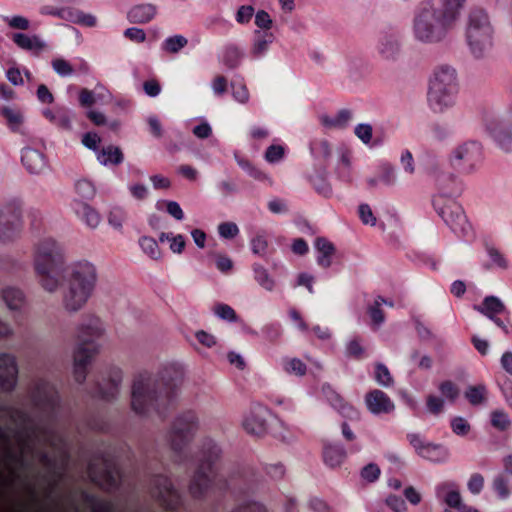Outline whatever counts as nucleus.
<instances>
[{"instance_id": "nucleus-1", "label": "nucleus", "mask_w": 512, "mask_h": 512, "mask_svg": "<svg viewBox=\"0 0 512 512\" xmlns=\"http://www.w3.org/2000/svg\"><path fill=\"white\" fill-rule=\"evenodd\" d=\"M30 399L36 411L34 416L17 406H0L13 424L0 425V463L11 472L40 468L48 476L41 480H64L75 460L69 437L58 423V392L53 384L39 379ZM0 480L23 479L0 477Z\"/></svg>"}, {"instance_id": "nucleus-2", "label": "nucleus", "mask_w": 512, "mask_h": 512, "mask_svg": "<svg viewBox=\"0 0 512 512\" xmlns=\"http://www.w3.org/2000/svg\"><path fill=\"white\" fill-rule=\"evenodd\" d=\"M182 373L175 365L165 366L156 374L147 371L135 376L131 391L133 411L144 417L152 414L164 420L173 408Z\"/></svg>"}, {"instance_id": "nucleus-3", "label": "nucleus", "mask_w": 512, "mask_h": 512, "mask_svg": "<svg viewBox=\"0 0 512 512\" xmlns=\"http://www.w3.org/2000/svg\"><path fill=\"white\" fill-rule=\"evenodd\" d=\"M222 449L212 439L206 438L201 443L199 457L190 463L193 480H212L216 477L227 476L231 480H261L264 477L281 479L285 477V468L281 463L266 465L262 468L263 475L258 469L247 464H237L231 467L225 475L222 473Z\"/></svg>"}, {"instance_id": "nucleus-4", "label": "nucleus", "mask_w": 512, "mask_h": 512, "mask_svg": "<svg viewBox=\"0 0 512 512\" xmlns=\"http://www.w3.org/2000/svg\"><path fill=\"white\" fill-rule=\"evenodd\" d=\"M437 187L438 193L432 199L435 211L454 234L467 237L471 226L462 206L455 200L464 190L463 183L452 174H441Z\"/></svg>"}, {"instance_id": "nucleus-5", "label": "nucleus", "mask_w": 512, "mask_h": 512, "mask_svg": "<svg viewBox=\"0 0 512 512\" xmlns=\"http://www.w3.org/2000/svg\"><path fill=\"white\" fill-rule=\"evenodd\" d=\"M64 281L62 305L69 313L81 310L93 295L98 273L94 264L89 261H79L71 264L62 274Z\"/></svg>"}, {"instance_id": "nucleus-6", "label": "nucleus", "mask_w": 512, "mask_h": 512, "mask_svg": "<svg viewBox=\"0 0 512 512\" xmlns=\"http://www.w3.org/2000/svg\"><path fill=\"white\" fill-rule=\"evenodd\" d=\"M33 264L41 287L49 293L57 291L66 270L63 246L51 237L39 240L34 246Z\"/></svg>"}, {"instance_id": "nucleus-7", "label": "nucleus", "mask_w": 512, "mask_h": 512, "mask_svg": "<svg viewBox=\"0 0 512 512\" xmlns=\"http://www.w3.org/2000/svg\"><path fill=\"white\" fill-rule=\"evenodd\" d=\"M457 22L426 0L414 10L411 31L414 40L424 45H437L446 40Z\"/></svg>"}, {"instance_id": "nucleus-8", "label": "nucleus", "mask_w": 512, "mask_h": 512, "mask_svg": "<svg viewBox=\"0 0 512 512\" xmlns=\"http://www.w3.org/2000/svg\"><path fill=\"white\" fill-rule=\"evenodd\" d=\"M103 326L99 317L86 314L77 327V345L73 354L75 381L83 384L87 376V367L99 352L97 340L103 334Z\"/></svg>"}, {"instance_id": "nucleus-9", "label": "nucleus", "mask_w": 512, "mask_h": 512, "mask_svg": "<svg viewBox=\"0 0 512 512\" xmlns=\"http://www.w3.org/2000/svg\"><path fill=\"white\" fill-rule=\"evenodd\" d=\"M77 461L88 473L87 480H116L118 472L115 448L104 442L81 444Z\"/></svg>"}, {"instance_id": "nucleus-10", "label": "nucleus", "mask_w": 512, "mask_h": 512, "mask_svg": "<svg viewBox=\"0 0 512 512\" xmlns=\"http://www.w3.org/2000/svg\"><path fill=\"white\" fill-rule=\"evenodd\" d=\"M459 92L457 72L450 65L435 68L429 82L428 103L436 113H443L453 107Z\"/></svg>"}, {"instance_id": "nucleus-11", "label": "nucleus", "mask_w": 512, "mask_h": 512, "mask_svg": "<svg viewBox=\"0 0 512 512\" xmlns=\"http://www.w3.org/2000/svg\"><path fill=\"white\" fill-rule=\"evenodd\" d=\"M198 428V417L191 410L178 414L170 424L165 440L177 463L188 464L187 448L194 440Z\"/></svg>"}, {"instance_id": "nucleus-12", "label": "nucleus", "mask_w": 512, "mask_h": 512, "mask_svg": "<svg viewBox=\"0 0 512 512\" xmlns=\"http://www.w3.org/2000/svg\"><path fill=\"white\" fill-rule=\"evenodd\" d=\"M494 30L486 11L472 8L466 25V41L471 54L477 58L485 57L493 46Z\"/></svg>"}, {"instance_id": "nucleus-13", "label": "nucleus", "mask_w": 512, "mask_h": 512, "mask_svg": "<svg viewBox=\"0 0 512 512\" xmlns=\"http://www.w3.org/2000/svg\"><path fill=\"white\" fill-rule=\"evenodd\" d=\"M482 159V146L477 141H468L455 148L451 155V165L454 169L470 174Z\"/></svg>"}, {"instance_id": "nucleus-14", "label": "nucleus", "mask_w": 512, "mask_h": 512, "mask_svg": "<svg viewBox=\"0 0 512 512\" xmlns=\"http://www.w3.org/2000/svg\"><path fill=\"white\" fill-rule=\"evenodd\" d=\"M509 99L504 119L487 125V130L492 139L506 153L512 152V87L509 91Z\"/></svg>"}, {"instance_id": "nucleus-15", "label": "nucleus", "mask_w": 512, "mask_h": 512, "mask_svg": "<svg viewBox=\"0 0 512 512\" xmlns=\"http://www.w3.org/2000/svg\"><path fill=\"white\" fill-rule=\"evenodd\" d=\"M121 382V369L116 367L111 368L108 373V378L103 379L101 382L97 381L92 387L90 394L93 398H98L104 401H112L116 399L119 393Z\"/></svg>"}, {"instance_id": "nucleus-16", "label": "nucleus", "mask_w": 512, "mask_h": 512, "mask_svg": "<svg viewBox=\"0 0 512 512\" xmlns=\"http://www.w3.org/2000/svg\"><path fill=\"white\" fill-rule=\"evenodd\" d=\"M474 310L490 319L500 329L505 328V321L499 315H510L505 304L497 296H486L481 304L474 305Z\"/></svg>"}, {"instance_id": "nucleus-17", "label": "nucleus", "mask_w": 512, "mask_h": 512, "mask_svg": "<svg viewBox=\"0 0 512 512\" xmlns=\"http://www.w3.org/2000/svg\"><path fill=\"white\" fill-rule=\"evenodd\" d=\"M322 393L330 406L335 409L343 418L350 421H359L360 413L350 403L338 394L329 383L322 385Z\"/></svg>"}, {"instance_id": "nucleus-18", "label": "nucleus", "mask_w": 512, "mask_h": 512, "mask_svg": "<svg viewBox=\"0 0 512 512\" xmlns=\"http://www.w3.org/2000/svg\"><path fill=\"white\" fill-rule=\"evenodd\" d=\"M322 393L330 406L335 409L343 418L350 421H359L360 413L350 403L338 394L329 383L322 385Z\"/></svg>"}, {"instance_id": "nucleus-19", "label": "nucleus", "mask_w": 512, "mask_h": 512, "mask_svg": "<svg viewBox=\"0 0 512 512\" xmlns=\"http://www.w3.org/2000/svg\"><path fill=\"white\" fill-rule=\"evenodd\" d=\"M18 380V365L14 355L0 353V389L11 392Z\"/></svg>"}, {"instance_id": "nucleus-20", "label": "nucleus", "mask_w": 512, "mask_h": 512, "mask_svg": "<svg viewBox=\"0 0 512 512\" xmlns=\"http://www.w3.org/2000/svg\"><path fill=\"white\" fill-rule=\"evenodd\" d=\"M379 55L386 60H395L400 52L399 36L393 29L383 30L377 42Z\"/></svg>"}, {"instance_id": "nucleus-21", "label": "nucleus", "mask_w": 512, "mask_h": 512, "mask_svg": "<svg viewBox=\"0 0 512 512\" xmlns=\"http://www.w3.org/2000/svg\"><path fill=\"white\" fill-rule=\"evenodd\" d=\"M269 411L264 406H256L250 412L248 416L245 417L243 421V427L245 431L251 435L262 436L267 431V415Z\"/></svg>"}, {"instance_id": "nucleus-22", "label": "nucleus", "mask_w": 512, "mask_h": 512, "mask_svg": "<svg viewBox=\"0 0 512 512\" xmlns=\"http://www.w3.org/2000/svg\"><path fill=\"white\" fill-rule=\"evenodd\" d=\"M367 409L374 415L388 414L395 408L390 397L379 389L368 392L365 396Z\"/></svg>"}, {"instance_id": "nucleus-23", "label": "nucleus", "mask_w": 512, "mask_h": 512, "mask_svg": "<svg viewBox=\"0 0 512 512\" xmlns=\"http://www.w3.org/2000/svg\"><path fill=\"white\" fill-rule=\"evenodd\" d=\"M21 162L30 174H41L48 167L45 154L32 147H24L22 149Z\"/></svg>"}, {"instance_id": "nucleus-24", "label": "nucleus", "mask_w": 512, "mask_h": 512, "mask_svg": "<svg viewBox=\"0 0 512 512\" xmlns=\"http://www.w3.org/2000/svg\"><path fill=\"white\" fill-rule=\"evenodd\" d=\"M0 116L5 119V123L11 132L23 136L28 134L25 127V117L20 109L10 106H0Z\"/></svg>"}, {"instance_id": "nucleus-25", "label": "nucleus", "mask_w": 512, "mask_h": 512, "mask_svg": "<svg viewBox=\"0 0 512 512\" xmlns=\"http://www.w3.org/2000/svg\"><path fill=\"white\" fill-rule=\"evenodd\" d=\"M12 41L22 50L38 56L46 48V43L38 35H27L25 33H14Z\"/></svg>"}, {"instance_id": "nucleus-26", "label": "nucleus", "mask_w": 512, "mask_h": 512, "mask_svg": "<svg viewBox=\"0 0 512 512\" xmlns=\"http://www.w3.org/2000/svg\"><path fill=\"white\" fill-rule=\"evenodd\" d=\"M347 457V450L342 444L327 443L323 447V460L326 466L336 468L340 466Z\"/></svg>"}, {"instance_id": "nucleus-27", "label": "nucleus", "mask_w": 512, "mask_h": 512, "mask_svg": "<svg viewBox=\"0 0 512 512\" xmlns=\"http://www.w3.org/2000/svg\"><path fill=\"white\" fill-rule=\"evenodd\" d=\"M432 4L436 9L445 13L452 20L457 22L460 18L461 11L463 10L466 0H426Z\"/></svg>"}, {"instance_id": "nucleus-28", "label": "nucleus", "mask_w": 512, "mask_h": 512, "mask_svg": "<svg viewBox=\"0 0 512 512\" xmlns=\"http://www.w3.org/2000/svg\"><path fill=\"white\" fill-rule=\"evenodd\" d=\"M275 36L269 31H254L253 44L251 47V55L254 58L264 56L269 50V46L273 43Z\"/></svg>"}, {"instance_id": "nucleus-29", "label": "nucleus", "mask_w": 512, "mask_h": 512, "mask_svg": "<svg viewBox=\"0 0 512 512\" xmlns=\"http://www.w3.org/2000/svg\"><path fill=\"white\" fill-rule=\"evenodd\" d=\"M156 15V6L150 3L133 6L128 12L131 23L144 24L150 22Z\"/></svg>"}, {"instance_id": "nucleus-30", "label": "nucleus", "mask_w": 512, "mask_h": 512, "mask_svg": "<svg viewBox=\"0 0 512 512\" xmlns=\"http://www.w3.org/2000/svg\"><path fill=\"white\" fill-rule=\"evenodd\" d=\"M315 249L318 252L316 261L322 268H328L331 266V258L335 253V246L332 242L324 237H317L315 240Z\"/></svg>"}, {"instance_id": "nucleus-31", "label": "nucleus", "mask_w": 512, "mask_h": 512, "mask_svg": "<svg viewBox=\"0 0 512 512\" xmlns=\"http://www.w3.org/2000/svg\"><path fill=\"white\" fill-rule=\"evenodd\" d=\"M97 160L104 166H116L124 161V154L118 146L108 145L97 153Z\"/></svg>"}, {"instance_id": "nucleus-32", "label": "nucleus", "mask_w": 512, "mask_h": 512, "mask_svg": "<svg viewBox=\"0 0 512 512\" xmlns=\"http://www.w3.org/2000/svg\"><path fill=\"white\" fill-rule=\"evenodd\" d=\"M74 210L77 216L91 228H96L100 222V215L98 212L82 201H76L74 203Z\"/></svg>"}, {"instance_id": "nucleus-33", "label": "nucleus", "mask_w": 512, "mask_h": 512, "mask_svg": "<svg viewBox=\"0 0 512 512\" xmlns=\"http://www.w3.org/2000/svg\"><path fill=\"white\" fill-rule=\"evenodd\" d=\"M353 117V113L349 109H341L334 117L322 115L320 121L323 126L329 128L345 129Z\"/></svg>"}, {"instance_id": "nucleus-34", "label": "nucleus", "mask_w": 512, "mask_h": 512, "mask_svg": "<svg viewBox=\"0 0 512 512\" xmlns=\"http://www.w3.org/2000/svg\"><path fill=\"white\" fill-rule=\"evenodd\" d=\"M0 216H4L6 220L13 221L14 217L23 224V203L18 198L7 200L0 208Z\"/></svg>"}, {"instance_id": "nucleus-35", "label": "nucleus", "mask_w": 512, "mask_h": 512, "mask_svg": "<svg viewBox=\"0 0 512 512\" xmlns=\"http://www.w3.org/2000/svg\"><path fill=\"white\" fill-rule=\"evenodd\" d=\"M23 228V224L14 218L13 221L6 220L4 216H0V241L10 242L19 236Z\"/></svg>"}, {"instance_id": "nucleus-36", "label": "nucleus", "mask_w": 512, "mask_h": 512, "mask_svg": "<svg viewBox=\"0 0 512 512\" xmlns=\"http://www.w3.org/2000/svg\"><path fill=\"white\" fill-rule=\"evenodd\" d=\"M23 228V224L14 218L13 221L6 220L4 216H0V241L10 242L19 236Z\"/></svg>"}, {"instance_id": "nucleus-37", "label": "nucleus", "mask_w": 512, "mask_h": 512, "mask_svg": "<svg viewBox=\"0 0 512 512\" xmlns=\"http://www.w3.org/2000/svg\"><path fill=\"white\" fill-rule=\"evenodd\" d=\"M326 175V167L323 166L316 171L315 175L309 177V181L319 195L329 198L332 195V187L327 181Z\"/></svg>"}, {"instance_id": "nucleus-38", "label": "nucleus", "mask_w": 512, "mask_h": 512, "mask_svg": "<svg viewBox=\"0 0 512 512\" xmlns=\"http://www.w3.org/2000/svg\"><path fill=\"white\" fill-rule=\"evenodd\" d=\"M2 299L10 310L18 311L25 303L23 292L15 287H7L2 291Z\"/></svg>"}, {"instance_id": "nucleus-39", "label": "nucleus", "mask_w": 512, "mask_h": 512, "mask_svg": "<svg viewBox=\"0 0 512 512\" xmlns=\"http://www.w3.org/2000/svg\"><path fill=\"white\" fill-rule=\"evenodd\" d=\"M420 456L432 462H442L448 459L449 451L442 444L429 442L426 448L420 452Z\"/></svg>"}, {"instance_id": "nucleus-40", "label": "nucleus", "mask_w": 512, "mask_h": 512, "mask_svg": "<svg viewBox=\"0 0 512 512\" xmlns=\"http://www.w3.org/2000/svg\"><path fill=\"white\" fill-rule=\"evenodd\" d=\"M254 280L266 291H273L275 288V280L270 276L268 270L261 264L254 263L252 265Z\"/></svg>"}, {"instance_id": "nucleus-41", "label": "nucleus", "mask_w": 512, "mask_h": 512, "mask_svg": "<svg viewBox=\"0 0 512 512\" xmlns=\"http://www.w3.org/2000/svg\"><path fill=\"white\" fill-rule=\"evenodd\" d=\"M243 57L242 50L235 44H228L225 46L222 55V62L229 69H235L239 66Z\"/></svg>"}, {"instance_id": "nucleus-42", "label": "nucleus", "mask_w": 512, "mask_h": 512, "mask_svg": "<svg viewBox=\"0 0 512 512\" xmlns=\"http://www.w3.org/2000/svg\"><path fill=\"white\" fill-rule=\"evenodd\" d=\"M261 333L264 339L271 344H278L283 336L281 323L269 322L262 326Z\"/></svg>"}, {"instance_id": "nucleus-43", "label": "nucleus", "mask_w": 512, "mask_h": 512, "mask_svg": "<svg viewBox=\"0 0 512 512\" xmlns=\"http://www.w3.org/2000/svg\"><path fill=\"white\" fill-rule=\"evenodd\" d=\"M311 155L315 159L328 160L331 157V146L326 139H315L309 145Z\"/></svg>"}, {"instance_id": "nucleus-44", "label": "nucleus", "mask_w": 512, "mask_h": 512, "mask_svg": "<svg viewBox=\"0 0 512 512\" xmlns=\"http://www.w3.org/2000/svg\"><path fill=\"white\" fill-rule=\"evenodd\" d=\"M234 158L238 166L250 177L258 181H264L267 179V175L263 171L255 167L248 159L240 156L237 152L234 153Z\"/></svg>"}, {"instance_id": "nucleus-45", "label": "nucleus", "mask_w": 512, "mask_h": 512, "mask_svg": "<svg viewBox=\"0 0 512 512\" xmlns=\"http://www.w3.org/2000/svg\"><path fill=\"white\" fill-rule=\"evenodd\" d=\"M387 303V299L382 296H378L374 303L368 307V315L371 318L372 324L376 327L381 326L385 321L384 312L381 309V305Z\"/></svg>"}, {"instance_id": "nucleus-46", "label": "nucleus", "mask_w": 512, "mask_h": 512, "mask_svg": "<svg viewBox=\"0 0 512 512\" xmlns=\"http://www.w3.org/2000/svg\"><path fill=\"white\" fill-rule=\"evenodd\" d=\"M188 44V39L183 35H173L167 37L161 45L163 51L176 54Z\"/></svg>"}, {"instance_id": "nucleus-47", "label": "nucleus", "mask_w": 512, "mask_h": 512, "mask_svg": "<svg viewBox=\"0 0 512 512\" xmlns=\"http://www.w3.org/2000/svg\"><path fill=\"white\" fill-rule=\"evenodd\" d=\"M73 117L74 113L72 110L66 107H58L53 125L57 126L61 130L71 131Z\"/></svg>"}, {"instance_id": "nucleus-48", "label": "nucleus", "mask_w": 512, "mask_h": 512, "mask_svg": "<svg viewBox=\"0 0 512 512\" xmlns=\"http://www.w3.org/2000/svg\"><path fill=\"white\" fill-rule=\"evenodd\" d=\"M139 245L142 251L147 254L150 258L158 260L161 257V252L157 241L148 236H142L139 239Z\"/></svg>"}, {"instance_id": "nucleus-49", "label": "nucleus", "mask_w": 512, "mask_h": 512, "mask_svg": "<svg viewBox=\"0 0 512 512\" xmlns=\"http://www.w3.org/2000/svg\"><path fill=\"white\" fill-rule=\"evenodd\" d=\"M379 180L386 186H394L397 182L395 167L390 163H383L379 167Z\"/></svg>"}, {"instance_id": "nucleus-50", "label": "nucleus", "mask_w": 512, "mask_h": 512, "mask_svg": "<svg viewBox=\"0 0 512 512\" xmlns=\"http://www.w3.org/2000/svg\"><path fill=\"white\" fill-rule=\"evenodd\" d=\"M283 369L288 374L304 376L307 371V366L299 358H290V359L286 358V359H283Z\"/></svg>"}, {"instance_id": "nucleus-51", "label": "nucleus", "mask_w": 512, "mask_h": 512, "mask_svg": "<svg viewBox=\"0 0 512 512\" xmlns=\"http://www.w3.org/2000/svg\"><path fill=\"white\" fill-rule=\"evenodd\" d=\"M213 312L218 318H220L224 321L231 322V323L238 321V316H237L235 310L228 304H224V303L216 304L213 307Z\"/></svg>"}, {"instance_id": "nucleus-52", "label": "nucleus", "mask_w": 512, "mask_h": 512, "mask_svg": "<svg viewBox=\"0 0 512 512\" xmlns=\"http://www.w3.org/2000/svg\"><path fill=\"white\" fill-rule=\"evenodd\" d=\"M491 425L499 431H506L510 427L511 421L506 412L495 410L491 413Z\"/></svg>"}, {"instance_id": "nucleus-53", "label": "nucleus", "mask_w": 512, "mask_h": 512, "mask_svg": "<svg viewBox=\"0 0 512 512\" xmlns=\"http://www.w3.org/2000/svg\"><path fill=\"white\" fill-rule=\"evenodd\" d=\"M485 250L494 266L503 270L508 268V260L497 248H495L492 245L486 244Z\"/></svg>"}, {"instance_id": "nucleus-54", "label": "nucleus", "mask_w": 512, "mask_h": 512, "mask_svg": "<svg viewBox=\"0 0 512 512\" xmlns=\"http://www.w3.org/2000/svg\"><path fill=\"white\" fill-rule=\"evenodd\" d=\"M75 190L77 194L85 200L92 199L96 193L94 184L87 179L77 181L75 184Z\"/></svg>"}, {"instance_id": "nucleus-55", "label": "nucleus", "mask_w": 512, "mask_h": 512, "mask_svg": "<svg viewBox=\"0 0 512 512\" xmlns=\"http://www.w3.org/2000/svg\"><path fill=\"white\" fill-rule=\"evenodd\" d=\"M439 391L450 402H454L460 394L458 386L450 380L443 381L439 385Z\"/></svg>"}, {"instance_id": "nucleus-56", "label": "nucleus", "mask_w": 512, "mask_h": 512, "mask_svg": "<svg viewBox=\"0 0 512 512\" xmlns=\"http://www.w3.org/2000/svg\"><path fill=\"white\" fill-rule=\"evenodd\" d=\"M486 389L484 386H470L466 392L465 397L472 405H479L483 402Z\"/></svg>"}, {"instance_id": "nucleus-57", "label": "nucleus", "mask_w": 512, "mask_h": 512, "mask_svg": "<svg viewBox=\"0 0 512 512\" xmlns=\"http://www.w3.org/2000/svg\"><path fill=\"white\" fill-rule=\"evenodd\" d=\"M375 379L378 384L384 387H389L393 384V378L388 368L382 363H378L375 366Z\"/></svg>"}, {"instance_id": "nucleus-58", "label": "nucleus", "mask_w": 512, "mask_h": 512, "mask_svg": "<svg viewBox=\"0 0 512 512\" xmlns=\"http://www.w3.org/2000/svg\"><path fill=\"white\" fill-rule=\"evenodd\" d=\"M127 218L126 212L120 207H114L108 215V223L117 230H121Z\"/></svg>"}, {"instance_id": "nucleus-59", "label": "nucleus", "mask_w": 512, "mask_h": 512, "mask_svg": "<svg viewBox=\"0 0 512 512\" xmlns=\"http://www.w3.org/2000/svg\"><path fill=\"white\" fill-rule=\"evenodd\" d=\"M2 20L12 29L27 30L30 27V21L21 15L2 16Z\"/></svg>"}, {"instance_id": "nucleus-60", "label": "nucleus", "mask_w": 512, "mask_h": 512, "mask_svg": "<svg viewBox=\"0 0 512 512\" xmlns=\"http://www.w3.org/2000/svg\"><path fill=\"white\" fill-rule=\"evenodd\" d=\"M268 249V241L264 234H257L251 240L253 254L264 257Z\"/></svg>"}, {"instance_id": "nucleus-61", "label": "nucleus", "mask_w": 512, "mask_h": 512, "mask_svg": "<svg viewBox=\"0 0 512 512\" xmlns=\"http://www.w3.org/2000/svg\"><path fill=\"white\" fill-rule=\"evenodd\" d=\"M232 95L233 98L242 104H245L249 100V92L245 84L241 82L232 81L231 82Z\"/></svg>"}, {"instance_id": "nucleus-62", "label": "nucleus", "mask_w": 512, "mask_h": 512, "mask_svg": "<svg viewBox=\"0 0 512 512\" xmlns=\"http://www.w3.org/2000/svg\"><path fill=\"white\" fill-rule=\"evenodd\" d=\"M68 13L71 19L78 24L84 25L86 27L96 26V17L91 14H86L79 10H75L74 12L69 11Z\"/></svg>"}, {"instance_id": "nucleus-63", "label": "nucleus", "mask_w": 512, "mask_h": 512, "mask_svg": "<svg viewBox=\"0 0 512 512\" xmlns=\"http://www.w3.org/2000/svg\"><path fill=\"white\" fill-rule=\"evenodd\" d=\"M52 67L54 71L61 77L70 76L74 72L71 64L62 58L52 60Z\"/></svg>"}, {"instance_id": "nucleus-64", "label": "nucleus", "mask_w": 512, "mask_h": 512, "mask_svg": "<svg viewBox=\"0 0 512 512\" xmlns=\"http://www.w3.org/2000/svg\"><path fill=\"white\" fill-rule=\"evenodd\" d=\"M451 429L458 436H466L470 432V424L460 416L451 420Z\"/></svg>"}]
</instances>
